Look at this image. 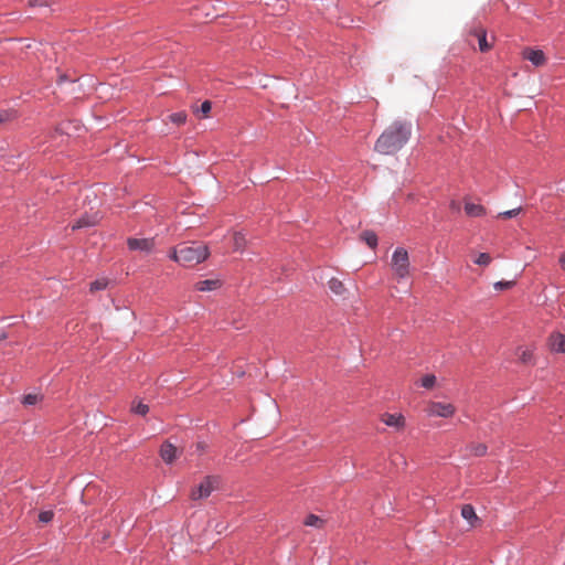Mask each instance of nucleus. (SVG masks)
Wrapping results in <instances>:
<instances>
[{"label":"nucleus","instance_id":"27","mask_svg":"<svg viewBox=\"0 0 565 565\" xmlns=\"http://www.w3.org/2000/svg\"><path fill=\"white\" fill-rule=\"evenodd\" d=\"M492 258L488 253H480L478 257L475 259V263L480 266H488L491 263Z\"/></svg>","mask_w":565,"mask_h":565},{"label":"nucleus","instance_id":"21","mask_svg":"<svg viewBox=\"0 0 565 565\" xmlns=\"http://www.w3.org/2000/svg\"><path fill=\"white\" fill-rule=\"evenodd\" d=\"M303 523L307 526L321 527L323 525L324 521L315 514H310L306 518Z\"/></svg>","mask_w":565,"mask_h":565},{"label":"nucleus","instance_id":"18","mask_svg":"<svg viewBox=\"0 0 565 565\" xmlns=\"http://www.w3.org/2000/svg\"><path fill=\"white\" fill-rule=\"evenodd\" d=\"M246 237L243 233L241 232H235L233 234V246H234V250L236 252H242L245 246H246Z\"/></svg>","mask_w":565,"mask_h":565},{"label":"nucleus","instance_id":"15","mask_svg":"<svg viewBox=\"0 0 565 565\" xmlns=\"http://www.w3.org/2000/svg\"><path fill=\"white\" fill-rule=\"evenodd\" d=\"M473 34L478 39L479 50L481 52H488L492 47V43L487 40V32L482 28H478L473 31Z\"/></svg>","mask_w":565,"mask_h":565},{"label":"nucleus","instance_id":"25","mask_svg":"<svg viewBox=\"0 0 565 565\" xmlns=\"http://www.w3.org/2000/svg\"><path fill=\"white\" fill-rule=\"evenodd\" d=\"M108 280L105 278L97 279L90 284V291L95 292L98 290H103L107 287Z\"/></svg>","mask_w":565,"mask_h":565},{"label":"nucleus","instance_id":"26","mask_svg":"<svg viewBox=\"0 0 565 565\" xmlns=\"http://www.w3.org/2000/svg\"><path fill=\"white\" fill-rule=\"evenodd\" d=\"M42 399L40 394H28L23 397L22 403L26 406L35 405L38 402Z\"/></svg>","mask_w":565,"mask_h":565},{"label":"nucleus","instance_id":"24","mask_svg":"<svg viewBox=\"0 0 565 565\" xmlns=\"http://www.w3.org/2000/svg\"><path fill=\"white\" fill-rule=\"evenodd\" d=\"M514 285H515L514 280H502V281L494 282L493 288L498 291H503V290H508V289L512 288Z\"/></svg>","mask_w":565,"mask_h":565},{"label":"nucleus","instance_id":"23","mask_svg":"<svg viewBox=\"0 0 565 565\" xmlns=\"http://www.w3.org/2000/svg\"><path fill=\"white\" fill-rule=\"evenodd\" d=\"M420 384L423 387L430 390L436 384V376L433 374H426L422 377Z\"/></svg>","mask_w":565,"mask_h":565},{"label":"nucleus","instance_id":"34","mask_svg":"<svg viewBox=\"0 0 565 565\" xmlns=\"http://www.w3.org/2000/svg\"><path fill=\"white\" fill-rule=\"evenodd\" d=\"M559 264L563 270H565V255L559 257Z\"/></svg>","mask_w":565,"mask_h":565},{"label":"nucleus","instance_id":"30","mask_svg":"<svg viewBox=\"0 0 565 565\" xmlns=\"http://www.w3.org/2000/svg\"><path fill=\"white\" fill-rule=\"evenodd\" d=\"M520 212H521V207H516V209L504 211V212L500 213L499 217L511 218V217L516 216Z\"/></svg>","mask_w":565,"mask_h":565},{"label":"nucleus","instance_id":"20","mask_svg":"<svg viewBox=\"0 0 565 565\" xmlns=\"http://www.w3.org/2000/svg\"><path fill=\"white\" fill-rule=\"evenodd\" d=\"M468 451L477 457L484 456L487 454L488 447L486 444H471L468 446Z\"/></svg>","mask_w":565,"mask_h":565},{"label":"nucleus","instance_id":"8","mask_svg":"<svg viewBox=\"0 0 565 565\" xmlns=\"http://www.w3.org/2000/svg\"><path fill=\"white\" fill-rule=\"evenodd\" d=\"M522 57L530 61L535 66H542L546 62L545 54L542 50L526 47L522 51Z\"/></svg>","mask_w":565,"mask_h":565},{"label":"nucleus","instance_id":"31","mask_svg":"<svg viewBox=\"0 0 565 565\" xmlns=\"http://www.w3.org/2000/svg\"><path fill=\"white\" fill-rule=\"evenodd\" d=\"M211 108H212L211 102L205 100V102L202 103L199 111H201V114L204 117H206L209 115V113L211 111Z\"/></svg>","mask_w":565,"mask_h":565},{"label":"nucleus","instance_id":"9","mask_svg":"<svg viewBox=\"0 0 565 565\" xmlns=\"http://www.w3.org/2000/svg\"><path fill=\"white\" fill-rule=\"evenodd\" d=\"M381 419L385 425L394 427L397 430H402L405 427V417L402 414L385 413L382 415Z\"/></svg>","mask_w":565,"mask_h":565},{"label":"nucleus","instance_id":"4","mask_svg":"<svg viewBox=\"0 0 565 565\" xmlns=\"http://www.w3.org/2000/svg\"><path fill=\"white\" fill-rule=\"evenodd\" d=\"M220 479L215 476H207L204 480L191 491L192 500H201L207 498L214 490L218 488Z\"/></svg>","mask_w":565,"mask_h":565},{"label":"nucleus","instance_id":"13","mask_svg":"<svg viewBox=\"0 0 565 565\" xmlns=\"http://www.w3.org/2000/svg\"><path fill=\"white\" fill-rule=\"evenodd\" d=\"M461 516L468 521L471 527L476 526L480 522L476 514L475 508L471 504H465L461 508Z\"/></svg>","mask_w":565,"mask_h":565},{"label":"nucleus","instance_id":"16","mask_svg":"<svg viewBox=\"0 0 565 565\" xmlns=\"http://www.w3.org/2000/svg\"><path fill=\"white\" fill-rule=\"evenodd\" d=\"M465 211H466L467 215L473 216V217L481 216L486 212V210L482 205L475 204V203H466Z\"/></svg>","mask_w":565,"mask_h":565},{"label":"nucleus","instance_id":"28","mask_svg":"<svg viewBox=\"0 0 565 565\" xmlns=\"http://www.w3.org/2000/svg\"><path fill=\"white\" fill-rule=\"evenodd\" d=\"M131 411L138 415H146L149 412V407L146 404H142L141 402H138L137 404H134L131 406Z\"/></svg>","mask_w":565,"mask_h":565},{"label":"nucleus","instance_id":"32","mask_svg":"<svg viewBox=\"0 0 565 565\" xmlns=\"http://www.w3.org/2000/svg\"><path fill=\"white\" fill-rule=\"evenodd\" d=\"M13 118V114L8 110L0 111V125L10 121Z\"/></svg>","mask_w":565,"mask_h":565},{"label":"nucleus","instance_id":"2","mask_svg":"<svg viewBox=\"0 0 565 565\" xmlns=\"http://www.w3.org/2000/svg\"><path fill=\"white\" fill-rule=\"evenodd\" d=\"M209 254V247L203 243H183L172 248L170 258L182 266L191 267L204 262Z\"/></svg>","mask_w":565,"mask_h":565},{"label":"nucleus","instance_id":"5","mask_svg":"<svg viewBox=\"0 0 565 565\" xmlns=\"http://www.w3.org/2000/svg\"><path fill=\"white\" fill-rule=\"evenodd\" d=\"M425 412L430 417L449 418L455 415L456 407L451 403L431 401L427 404Z\"/></svg>","mask_w":565,"mask_h":565},{"label":"nucleus","instance_id":"11","mask_svg":"<svg viewBox=\"0 0 565 565\" xmlns=\"http://www.w3.org/2000/svg\"><path fill=\"white\" fill-rule=\"evenodd\" d=\"M99 220H100V215L98 213H94L90 215H84L81 218H78L76 221V223L73 224L72 228L76 230V228L94 226L98 223Z\"/></svg>","mask_w":565,"mask_h":565},{"label":"nucleus","instance_id":"12","mask_svg":"<svg viewBox=\"0 0 565 565\" xmlns=\"http://www.w3.org/2000/svg\"><path fill=\"white\" fill-rule=\"evenodd\" d=\"M160 456L164 462L171 463L177 458V448L170 443H164L160 448Z\"/></svg>","mask_w":565,"mask_h":565},{"label":"nucleus","instance_id":"6","mask_svg":"<svg viewBox=\"0 0 565 565\" xmlns=\"http://www.w3.org/2000/svg\"><path fill=\"white\" fill-rule=\"evenodd\" d=\"M127 246L130 250H139L143 253H151L156 246L154 238H137L129 237L127 239Z\"/></svg>","mask_w":565,"mask_h":565},{"label":"nucleus","instance_id":"7","mask_svg":"<svg viewBox=\"0 0 565 565\" xmlns=\"http://www.w3.org/2000/svg\"><path fill=\"white\" fill-rule=\"evenodd\" d=\"M546 347L552 353L565 354V334L553 331L546 339Z\"/></svg>","mask_w":565,"mask_h":565},{"label":"nucleus","instance_id":"29","mask_svg":"<svg viewBox=\"0 0 565 565\" xmlns=\"http://www.w3.org/2000/svg\"><path fill=\"white\" fill-rule=\"evenodd\" d=\"M54 513L51 510L42 511L39 514V521L42 523H49L53 520Z\"/></svg>","mask_w":565,"mask_h":565},{"label":"nucleus","instance_id":"3","mask_svg":"<svg viewBox=\"0 0 565 565\" xmlns=\"http://www.w3.org/2000/svg\"><path fill=\"white\" fill-rule=\"evenodd\" d=\"M390 266L393 276L397 281H402L411 275V260L406 248H395L392 254Z\"/></svg>","mask_w":565,"mask_h":565},{"label":"nucleus","instance_id":"22","mask_svg":"<svg viewBox=\"0 0 565 565\" xmlns=\"http://www.w3.org/2000/svg\"><path fill=\"white\" fill-rule=\"evenodd\" d=\"M171 122L175 125H183L186 120V114L184 111H178L169 116Z\"/></svg>","mask_w":565,"mask_h":565},{"label":"nucleus","instance_id":"14","mask_svg":"<svg viewBox=\"0 0 565 565\" xmlns=\"http://www.w3.org/2000/svg\"><path fill=\"white\" fill-rule=\"evenodd\" d=\"M222 285L220 279H205L198 281L194 287L199 291H212L220 288Z\"/></svg>","mask_w":565,"mask_h":565},{"label":"nucleus","instance_id":"1","mask_svg":"<svg viewBox=\"0 0 565 565\" xmlns=\"http://www.w3.org/2000/svg\"><path fill=\"white\" fill-rule=\"evenodd\" d=\"M412 135V124L406 120L393 121L377 138L374 150L381 154H395Z\"/></svg>","mask_w":565,"mask_h":565},{"label":"nucleus","instance_id":"33","mask_svg":"<svg viewBox=\"0 0 565 565\" xmlns=\"http://www.w3.org/2000/svg\"><path fill=\"white\" fill-rule=\"evenodd\" d=\"M30 3H31V6H43V4H46V2L44 0H31Z\"/></svg>","mask_w":565,"mask_h":565},{"label":"nucleus","instance_id":"19","mask_svg":"<svg viewBox=\"0 0 565 565\" xmlns=\"http://www.w3.org/2000/svg\"><path fill=\"white\" fill-rule=\"evenodd\" d=\"M360 237L369 247L374 249L377 246V236L373 231H364Z\"/></svg>","mask_w":565,"mask_h":565},{"label":"nucleus","instance_id":"17","mask_svg":"<svg viewBox=\"0 0 565 565\" xmlns=\"http://www.w3.org/2000/svg\"><path fill=\"white\" fill-rule=\"evenodd\" d=\"M328 286H329V289L337 296H341L344 294L345 291V287L343 285V282L341 280H339L338 278H331L329 281H328Z\"/></svg>","mask_w":565,"mask_h":565},{"label":"nucleus","instance_id":"10","mask_svg":"<svg viewBox=\"0 0 565 565\" xmlns=\"http://www.w3.org/2000/svg\"><path fill=\"white\" fill-rule=\"evenodd\" d=\"M518 360L523 364L534 363V349L529 347H519L515 351Z\"/></svg>","mask_w":565,"mask_h":565}]
</instances>
